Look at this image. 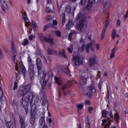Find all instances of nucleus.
Instances as JSON below:
<instances>
[{"label":"nucleus","mask_w":128,"mask_h":128,"mask_svg":"<svg viewBox=\"0 0 128 128\" xmlns=\"http://www.w3.org/2000/svg\"><path fill=\"white\" fill-rule=\"evenodd\" d=\"M46 120L49 124H52L53 126H54V120H52V118H47Z\"/></svg>","instance_id":"nucleus-30"},{"label":"nucleus","mask_w":128,"mask_h":128,"mask_svg":"<svg viewBox=\"0 0 128 128\" xmlns=\"http://www.w3.org/2000/svg\"><path fill=\"white\" fill-rule=\"evenodd\" d=\"M48 28H54V26L50 25V24H48V25H46L44 26V30H46Z\"/></svg>","instance_id":"nucleus-35"},{"label":"nucleus","mask_w":128,"mask_h":128,"mask_svg":"<svg viewBox=\"0 0 128 128\" xmlns=\"http://www.w3.org/2000/svg\"><path fill=\"white\" fill-rule=\"evenodd\" d=\"M38 38L41 42H49L50 44H54V40L50 38H48V37L44 38V34L40 33L38 34Z\"/></svg>","instance_id":"nucleus-7"},{"label":"nucleus","mask_w":128,"mask_h":128,"mask_svg":"<svg viewBox=\"0 0 128 128\" xmlns=\"http://www.w3.org/2000/svg\"><path fill=\"white\" fill-rule=\"evenodd\" d=\"M110 2H108L107 3L104 4V6H106L107 8H110Z\"/></svg>","instance_id":"nucleus-48"},{"label":"nucleus","mask_w":128,"mask_h":128,"mask_svg":"<svg viewBox=\"0 0 128 128\" xmlns=\"http://www.w3.org/2000/svg\"><path fill=\"white\" fill-rule=\"evenodd\" d=\"M94 111V108L92 107H88V112L90 114H92V112Z\"/></svg>","instance_id":"nucleus-42"},{"label":"nucleus","mask_w":128,"mask_h":128,"mask_svg":"<svg viewBox=\"0 0 128 128\" xmlns=\"http://www.w3.org/2000/svg\"><path fill=\"white\" fill-rule=\"evenodd\" d=\"M65 12L67 14H70L72 12V6H68L66 8Z\"/></svg>","instance_id":"nucleus-21"},{"label":"nucleus","mask_w":128,"mask_h":128,"mask_svg":"<svg viewBox=\"0 0 128 128\" xmlns=\"http://www.w3.org/2000/svg\"><path fill=\"white\" fill-rule=\"evenodd\" d=\"M100 44H96V50H100Z\"/></svg>","instance_id":"nucleus-57"},{"label":"nucleus","mask_w":128,"mask_h":128,"mask_svg":"<svg viewBox=\"0 0 128 128\" xmlns=\"http://www.w3.org/2000/svg\"><path fill=\"white\" fill-rule=\"evenodd\" d=\"M21 14H22V18L25 22V24L27 28H28V32L30 34V31L32 30V26L30 25V20H28V16H26V13L24 11H22Z\"/></svg>","instance_id":"nucleus-4"},{"label":"nucleus","mask_w":128,"mask_h":128,"mask_svg":"<svg viewBox=\"0 0 128 128\" xmlns=\"http://www.w3.org/2000/svg\"><path fill=\"white\" fill-rule=\"evenodd\" d=\"M30 124L32 125V128H34V126H36V116L33 114H31Z\"/></svg>","instance_id":"nucleus-16"},{"label":"nucleus","mask_w":128,"mask_h":128,"mask_svg":"<svg viewBox=\"0 0 128 128\" xmlns=\"http://www.w3.org/2000/svg\"><path fill=\"white\" fill-rule=\"evenodd\" d=\"M36 64L38 66V72L40 74V71L42 70V60H40V58H36Z\"/></svg>","instance_id":"nucleus-14"},{"label":"nucleus","mask_w":128,"mask_h":128,"mask_svg":"<svg viewBox=\"0 0 128 128\" xmlns=\"http://www.w3.org/2000/svg\"><path fill=\"white\" fill-rule=\"evenodd\" d=\"M28 72L31 80H32V78L34 76L36 72H34V64H29Z\"/></svg>","instance_id":"nucleus-8"},{"label":"nucleus","mask_w":128,"mask_h":128,"mask_svg":"<svg viewBox=\"0 0 128 128\" xmlns=\"http://www.w3.org/2000/svg\"><path fill=\"white\" fill-rule=\"evenodd\" d=\"M48 102H46V99H44L42 103V106H46Z\"/></svg>","instance_id":"nucleus-53"},{"label":"nucleus","mask_w":128,"mask_h":128,"mask_svg":"<svg viewBox=\"0 0 128 128\" xmlns=\"http://www.w3.org/2000/svg\"><path fill=\"white\" fill-rule=\"evenodd\" d=\"M65 72L66 74H68L70 72V70H68V69H66Z\"/></svg>","instance_id":"nucleus-63"},{"label":"nucleus","mask_w":128,"mask_h":128,"mask_svg":"<svg viewBox=\"0 0 128 128\" xmlns=\"http://www.w3.org/2000/svg\"><path fill=\"white\" fill-rule=\"evenodd\" d=\"M0 4L2 5L4 4H6V2L4 0H0Z\"/></svg>","instance_id":"nucleus-61"},{"label":"nucleus","mask_w":128,"mask_h":128,"mask_svg":"<svg viewBox=\"0 0 128 128\" xmlns=\"http://www.w3.org/2000/svg\"><path fill=\"white\" fill-rule=\"evenodd\" d=\"M19 118H20V122L21 124L20 128H26V124H24V120L22 119V117L20 116Z\"/></svg>","instance_id":"nucleus-25"},{"label":"nucleus","mask_w":128,"mask_h":128,"mask_svg":"<svg viewBox=\"0 0 128 128\" xmlns=\"http://www.w3.org/2000/svg\"><path fill=\"white\" fill-rule=\"evenodd\" d=\"M94 2H96V0H88L87 5L88 10H90V8L92 7V6H94Z\"/></svg>","instance_id":"nucleus-20"},{"label":"nucleus","mask_w":128,"mask_h":128,"mask_svg":"<svg viewBox=\"0 0 128 128\" xmlns=\"http://www.w3.org/2000/svg\"><path fill=\"white\" fill-rule=\"evenodd\" d=\"M110 118H111L110 120H114V115H112V111H110Z\"/></svg>","instance_id":"nucleus-54"},{"label":"nucleus","mask_w":128,"mask_h":128,"mask_svg":"<svg viewBox=\"0 0 128 128\" xmlns=\"http://www.w3.org/2000/svg\"><path fill=\"white\" fill-rule=\"evenodd\" d=\"M109 24H110V20H107L104 24V30L102 31V33L101 36V40H104V34L106 33V30H108V28Z\"/></svg>","instance_id":"nucleus-11"},{"label":"nucleus","mask_w":128,"mask_h":128,"mask_svg":"<svg viewBox=\"0 0 128 128\" xmlns=\"http://www.w3.org/2000/svg\"><path fill=\"white\" fill-rule=\"evenodd\" d=\"M2 8L4 12H6V10H8V4L6 2L2 4Z\"/></svg>","instance_id":"nucleus-24"},{"label":"nucleus","mask_w":128,"mask_h":128,"mask_svg":"<svg viewBox=\"0 0 128 128\" xmlns=\"http://www.w3.org/2000/svg\"><path fill=\"white\" fill-rule=\"evenodd\" d=\"M88 76L86 77V76H81L80 79V84L81 86H86V80H88Z\"/></svg>","instance_id":"nucleus-13"},{"label":"nucleus","mask_w":128,"mask_h":128,"mask_svg":"<svg viewBox=\"0 0 128 128\" xmlns=\"http://www.w3.org/2000/svg\"><path fill=\"white\" fill-rule=\"evenodd\" d=\"M20 68H21V72L24 74L26 72V68L24 67V64H22V62H20Z\"/></svg>","instance_id":"nucleus-22"},{"label":"nucleus","mask_w":128,"mask_h":128,"mask_svg":"<svg viewBox=\"0 0 128 128\" xmlns=\"http://www.w3.org/2000/svg\"><path fill=\"white\" fill-rule=\"evenodd\" d=\"M116 56V49L113 48L112 50L110 55V58H114Z\"/></svg>","instance_id":"nucleus-28"},{"label":"nucleus","mask_w":128,"mask_h":128,"mask_svg":"<svg viewBox=\"0 0 128 128\" xmlns=\"http://www.w3.org/2000/svg\"><path fill=\"white\" fill-rule=\"evenodd\" d=\"M73 50L74 46L72 44H71L70 47L68 48V50L70 54H72V52Z\"/></svg>","instance_id":"nucleus-33"},{"label":"nucleus","mask_w":128,"mask_h":128,"mask_svg":"<svg viewBox=\"0 0 128 128\" xmlns=\"http://www.w3.org/2000/svg\"><path fill=\"white\" fill-rule=\"evenodd\" d=\"M72 62L75 66H78V64H82V60H80V56H76V54H73Z\"/></svg>","instance_id":"nucleus-10"},{"label":"nucleus","mask_w":128,"mask_h":128,"mask_svg":"<svg viewBox=\"0 0 128 128\" xmlns=\"http://www.w3.org/2000/svg\"><path fill=\"white\" fill-rule=\"evenodd\" d=\"M28 62H29V64H32V58H30V56H28Z\"/></svg>","instance_id":"nucleus-52"},{"label":"nucleus","mask_w":128,"mask_h":128,"mask_svg":"<svg viewBox=\"0 0 128 128\" xmlns=\"http://www.w3.org/2000/svg\"><path fill=\"white\" fill-rule=\"evenodd\" d=\"M80 42L83 44V45L80 48H79V50H80V52H84V38H80Z\"/></svg>","instance_id":"nucleus-27"},{"label":"nucleus","mask_w":128,"mask_h":128,"mask_svg":"<svg viewBox=\"0 0 128 128\" xmlns=\"http://www.w3.org/2000/svg\"><path fill=\"white\" fill-rule=\"evenodd\" d=\"M54 80L56 84H60V88L62 90H65V88H70V84H64L60 82V79L58 78V77L54 78Z\"/></svg>","instance_id":"nucleus-6"},{"label":"nucleus","mask_w":128,"mask_h":128,"mask_svg":"<svg viewBox=\"0 0 128 128\" xmlns=\"http://www.w3.org/2000/svg\"><path fill=\"white\" fill-rule=\"evenodd\" d=\"M117 24L120 26V20H117Z\"/></svg>","instance_id":"nucleus-62"},{"label":"nucleus","mask_w":128,"mask_h":128,"mask_svg":"<svg viewBox=\"0 0 128 128\" xmlns=\"http://www.w3.org/2000/svg\"><path fill=\"white\" fill-rule=\"evenodd\" d=\"M49 76L48 74H46L43 72L40 75V82L41 84V86L42 88L44 86H46V82L48 80Z\"/></svg>","instance_id":"nucleus-5"},{"label":"nucleus","mask_w":128,"mask_h":128,"mask_svg":"<svg viewBox=\"0 0 128 128\" xmlns=\"http://www.w3.org/2000/svg\"><path fill=\"white\" fill-rule=\"evenodd\" d=\"M59 54L63 56V58H66V54H64V51H60Z\"/></svg>","instance_id":"nucleus-37"},{"label":"nucleus","mask_w":128,"mask_h":128,"mask_svg":"<svg viewBox=\"0 0 128 128\" xmlns=\"http://www.w3.org/2000/svg\"><path fill=\"white\" fill-rule=\"evenodd\" d=\"M58 12H60V10H62V5L60 6H58Z\"/></svg>","instance_id":"nucleus-56"},{"label":"nucleus","mask_w":128,"mask_h":128,"mask_svg":"<svg viewBox=\"0 0 128 128\" xmlns=\"http://www.w3.org/2000/svg\"><path fill=\"white\" fill-rule=\"evenodd\" d=\"M32 26L34 30H36V28H38V24L36 22H34V21H32Z\"/></svg>","instance_id":"nucleus-32"},{"label":"nucleus","mask_w":128,"mask_h":128,"mask_svg":"<svg viewBox=\"0 0 128 128\" xmlns=\"http://www.w3.org/2000/svg\"><path fill=\"white\" fill-rule=\"evenodd\" d=\"M47 52H48V54H56V52H54V50H52V49H50V48H48Z\"/></svg>","instance_id":"nucleus-34"},{"label":"nucleus","mask_w":128,"mask_h":128,"mask_svg":"<svg viewBox=\"0 0 128 128\" xmlns=\"http://www.w3.org/2000/svg\"><path fill=\"white\" fill-rule=\"evenodd\" d=\"M12 52L13 56V62L16 60V44L14 43L12 44Z\"/></svg>","instance_id":"nucleus-12"},{"label":"nucleus","mask_w":128,"mask_h":128,"mask_svg":"<svg viewBox=\"0 0 128 128\" xmlns=\"http://www.w3.org/2000/svg\"><path fill=\"white\" fill-rule=\"evenodd\" d=\"M40 128H48L46 124L40 125Z\"/></svg>","instance_id":"nucleus-55"},{"label":"nucleus","mask_w":128,"mask_h":128,"mask_svg":"<svg viewBox=\"0 0 128 128\" xmlns=\"http://www.w3.org/2000/svg\"><path fill=\"white\" fill-rule=\"evenodd\" d=\"M35 37H36V36H35L34 35H32V34H31V35H30V36H29V40H32V39H33V38H34Z\"/></svg>","instance_id":"nucleus-47"},{"label":"nucleus","mask_w":128,"mask_h":128,"mask_svg":"<svg viewBox=\"0 0 128 128\" xmlns=\"http://www.w3.org/2000/svg\"><path fill=\"white\" fill-rule=\"evenodd\" d=\"M18 62H16V70L17 72H19L20 71V69L18 68Z\"/></svg>","instance_id":"nucleus-50"},{"label":"nucleus","mask_w":128,"mask_h":128,"mask_svg":"<svg viewBox=\"0 0 128 128\" xmlns=\"http://www.w3.org/2000/svg\"><path fill=\"white\" fill-rule=\"evenodd\" d=\"M58 24V21L56 20H53V26H56Z\"/></svg>","instance_id":"nucleus-58"},{"label":"nucleus","mask_w":128,"mask_h":128,"mask_svg":"<svg viewBox=\"0 0 128 128\" xmlns=\"http://www.w3.org/2000/svg\"><path fill=\"white\" fill-rule=\"evenodd\" d=\"M56 34L57 36H60L62 35V33L60 32V30H58L56 31Z\"/></svg>","instance_id":"nucleus-39"},{"label":"nucleus","mask_w":128,"mask_h":128,"mask_svg":"<svg viewBox=\"0 0 128 128\" xmlns=\"http://www.w3.org/2000/svg\"><path fill=\"white\" fill-rule=\"evenodd\" d=\"M30 100H32V94L28 96V97L26 95L23 96L20 100V104L24 108L26 114H28V102Z\"/></svg>","instance_id":"nucleus-3"},{"label":"nucleus","mask_w":128,"mask_h":128,"mask_svg":"<svg viewBox=\"0 0 128 128\" xmlns=\"http://www.w3.org/2000/svg\"><path fill=\"white\" fill-rule=\"evenodd\" d=\"M86 18L84 16L82 15V14L79 13L78 14L75 22H77L76 26L79 32H84L86 26Z\"/></svg>","instance_id":"nucleus-1"},{"label":"nucleus","mask_w":128,"mask_h":128,"mask_svg":"<svg viewBox=\"0 0 128 128\" xmlns=\"http://www.w3.org/2000/svg\"><path fill=\"white\" fill-rule=\"evenodd\" d=\"M128 12H126V14L124 16V18L126 20V18H128Z\"/></svg>","instance_id":"nucleus-64"},{"label":"nucleus","mask_w":128,"mask_h":128,"mask_svg":"<svg viewBox=\"0 0 128 128\" xmlns=\"http://www.w3.org/2000/svg\"><path fill=\"white\" fill-rule=\"evenodd\" d=\"M90 50H91L92 52H94V46L92 43L89 44L87 45L86 47V52H88V51L90 50Z\"/></svg>","instance_id":"nucleus-18"},{"label":"nucleus","mask_w":128,"mask_h":128,"mask_svg":"<svg viewBox=\"0 0 128 128\" xmlns=\"http://www.w3.org/2000/svg\"><path fill=\"white\" fill-rule=\"evenodd\" d=\"M86 126L88 127V128H90V123L86 122Z\"/></svg>","instance_id":"nucleus-60"},{"label":"nucleus","mask_w":128,"mask_h":128,"mask_svg":"<svg viewBox=\"0 0 128 128\" xmlns=\"http://www.w3.org/2000/svg\"><path fill=\"white\" fill-rule=\"evenodd\" d=\"M86 2H88V0H81V4L82 6H84L86 3Z\"/></svg>","instance_id":"nucleus-46"},{"label":"nucleus","mask_w":128,"mask_h":128,"mask_svg":"<svg viewBox=\"0 0 128 128\" xmlns=\"http://www.w3.org/2000/svg\"><path fill=\"white\" fill-rule=\"evenodd\" d=\"M110 122L109 121L108 124H106L104 128H110Z\"/></svg>","instance_id":"nucleus-44"},{"label":"nucleus","mask_w":128,"mask_h":128,"mask_svg":"<svg viewBox=\"0 0 128 128\" xmlns=\"http://www.w3.org/2000/svg\"><path fill=\"white\" fill-rule=\"evenodd\" d=\"M96 88H94V86H90L88 88L87 90H86V94L88 96H94V94H96Z\"/></svg>","instance_id":"nucleus-9"},{"label":"nucleus","mask_w":128,"mask_h":128,"mask_svg":"<svg viewBox=\"0 0 128 128\" xmlns=\"http://www.w3.org/2000/svg\"><path fill=\"white\" fill-rule=\"evenodd\" d=\"M108 114V111L106 110H104L102 112V116L104 118H106V114Z\"/></svg>","instance_id":"nucleus-36"},{"label":"nucleus","mask_w":128,"mask_h":128,"mask_svg":"<svg viewBox=\"0 0 128 128\" xmlns=\"http://www.w3.org/2000/svg\"><path fill=\"white\" fill-rule=\"evenodd\" d=\"M74 26V22L71 20H69L68 22V24H66V30H70L72 26Z\"/></svg>","instance_id":"nucleus-23"},{"label":"nucleus","mask_w":128,"mask_h":128,"mask_svg":"<svg viewBox=\"0 0 128 128\" xmlns=\"http://www.w3.org/2000/svg\"><path fill=\"white\" fill-rule=\"evenodd\" d=\"M118 34H116V30H114L112 32V38L113 40H114L116 38H118Z\"/></svg>","instance_id":"nucleus-26"},{"label":"nucleus","mask_w":128,"mask_h":128,"mask_svg":"<svg viewBox=\"0 0 128 128\" xmlns=\"http://www.w3.org/2000/svg\"><path fill=\"white\" fill-rule=\"evenodd\" d=\"M114 118L116 120H120V114L118 113L116 114L114 116Z\"/></svg>","instance_id":"nucleus-43"},{"label":"nucleus","mask_w":128,"mask_h":128,"mask_svg":"<svg viewBox=\"0 0 128 128\" xmlns=\"http://www.w3.org/2000/svg\"><path fill=\"white\" fill-rule=\"evenodd\" d=\"M108 122V120H102V126H104L105 124H106V122Z\"/></svg>","instance_id":"nucleus-51"},{"label":"nucleus","mask_w":128,"mask_h":128,"mask_svg":"<svg viewBox=\"0 0 128 128\" xmlns=\"http://www.w3.org/2000/svg\"><path fill=\"white\" fill-rule=\"evenodd\" d=\"M76 106L78 110H82L84 108V104H78Z\"/></svg>","instance_id":"nucleus-38"},{"label":"nucleus","mask_w":128,"mask_h":128,"mask_svg":"<svg viewBox=\"0 0 128 128\" xmlns=\"http://www.w3.org/2000/svg\"><path fill=\"white\" fill-rule=\"evenodd\" d=\"M90 102L88 100H86L85 101V104H88L90 105Z\"/></svg>","instance_id":"nucleus-59"},{"label":"nucleus","mask_w":128,"mask_h":128,"mask_svg":"<svg viewBox=\"0 0 128 128\" xmlns=\"http://www.w3.org/2000/svg\"><path fill=\"white\" fill-rule=\"evenodd\" d=\"M39 124L40 126H42V124H46V121L44 120V116L41 117Z\"/></svg>","instance_id":"nucleus-29"},{"label":"nucleus","mask_w":128,"mask_h":128,"mask_svg":"<svg viewBox=\"0 0 128 128\" xmlns=\"http://www.w3.org/2000/svg\"><path fill=\"white\" fill-rule=\"evenodd\" d=\"M16 88H18V82H14V90H16Z\"/></svg>","instance_id":"nucleus-49"},{"label":"nucleus","mask_w":128,"mask_h":128,"mask_svg":"<svg viewBox=\"0 0 128 128\" xmlns=\"http://www.w3.org/2000/svg\"><path fill=\"white\" fill-rule=\"evenodd\" d=\"M27 44H28V40L24 39L22 42V45L25 46H26Z\"/></svg>","instance_id":"nucleus-31"},{"label":"nucleus","mask_w":128,"mask_h":128,"mask_svg":"<svg viewBox=\"0 0 128 128\" xmlns=\"http://www.w3.org/2000/svg\"><path fill=\"white\" fill-rule=\"evenodd\" d=\"M96 56H93L89 58L88 62L90 68H92V66L94 65V64H96Z\"/></svg>","instance_id":"nucleus-15"},{"label":"nucleus","mask_w":128,"mask_h":128,"mask_svg":"<svg viewBox=\"0 0 128 128\" xmlns=\"http://www.w3.org/2000/svg\"><path fill=\"white\" fill-rule=\"evenodd\" d=\"M65 24H66V17L64 16L62 18V24L64 26Z\"/></svg>","instance_id":"nucleus-45"},{"label":"nucleus","mask_w":128,"mask_h":128,"mask_svg":"<svg viewBox=\"0 0 128 128\" xmlns=\"http://www.w3.org/2000/svg\"><path fill=\"white\" fill-rule=\"evenodd\" d=\"M76 34H78V32L74 30H72L68 35V39L69 40H72V38H76Z\"/></svg>","instance_id":"nucleus-17"},{"label":"nucleus","mask_w":128,"mask_h":128,"mask_svg":"<svg viewBox=\"0 0 128 128\" xmlns=\"http://www.w3.org/2000/svg\"><path fill=\"white\" fill-rule=\"evenodd\" d=\"M46 12L50 13V12H52V9H50L48 7H46Z\"/></svg>","instance_id":"nucleus-40"},{"label":"nucleus","mask_w":128,"mask_h":128,"mask_svg":"<svg viewBox=\"0 0 128 128\" xmlns=\"http://www.w3.org/2000/svg\"><path fill=\"white\" fill-rule=\"evenodd\" d=\"M32 86L30 84H28V86H22L19 90L18 94L20 96H26L28 97V96H32Z\"/></svg>","instance_id":"nucleus-2"},{"label":"nucleus","mask_w":128,"mask_h":128,"mask_svg":"<svg viewBox=\"0 0 128 128\" xmlns=\"http://www.w3.org/2000/svg\"><path fill=\"white\" fill-rule=\"evenodd\" d=\"M46 20H52V16L48 15L46 16Z\"/></svg>","instance_id":"nucleus-41"},{"label":"nucleus","mask_w":128,"mask_h":128,"mask_svg":"<svg viewBox=\"0 0 128 128\" xmlns=\"http://www.w3.org/2000/svg\"><path fill=\"white\" fill-rule=\"evenodd\" d=\"M7 128H16V122H8L6 124Z\"/></svg>","instance_id":"nucleus-19"}]
</instances>
